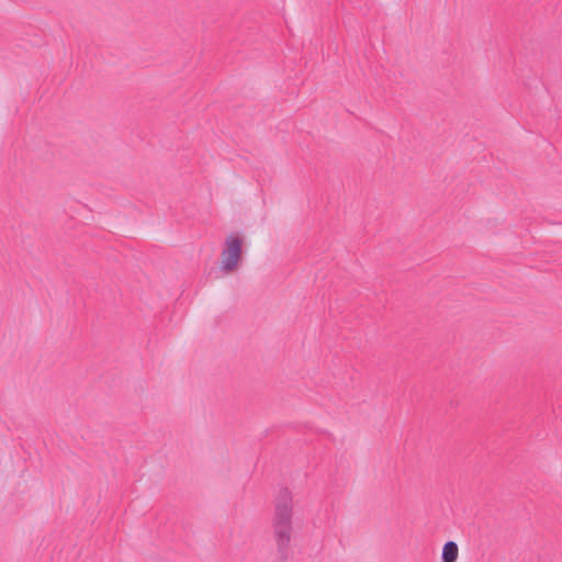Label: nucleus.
Returning <instances> with one entry per match:
<instances>
[{
  "label": "nucleus",
  "instance_id": "nucleus-3",
  "mask_svg": "<svg viewBox=\"0 0 562 562\" xmlns=\"http://www.w3.org/2000/svg\"><path fill=\"white\" fill-rule=\"evenodd\" d=\"M458 554V544L454 541H447L442 548L441 560L442 562H456Z\"/></svg>",
  "mask_w": 562,
  "mask_h": 562
},
{
  "label": "nucleus",
  "instance_id": "nucleus-2",
  "mask_svg": "<svg viewBox=\"0 0 562 562\" xmlns=\"http://www.w3.org/2000/svg\"><path fill=\"white\" fill-rule=\"evenodd\" d=\"M243 239L231 235L225 240V247L222 252V269L226 272L234 271L241 256Z\"/></svg>",
  "mask_w": 562,
  "mask_h": 562
},
{
  "label": "nucleus",
  "instance_id": "nucleus-1",
  "mask_svg": "<svg viewBox=\"0 0 562 562\" xmlns=\"http://www.w3.org/2000/svg\"><path fill=\"white\" fill-rule=\"evenodd\" d=\"M271 528L278 552L276 562H286L293 535V497L288 487L281 488L274 499Z\"/></svg>",
  "mask_w": 562,
  "mask_h": 562
}]
</instances>
